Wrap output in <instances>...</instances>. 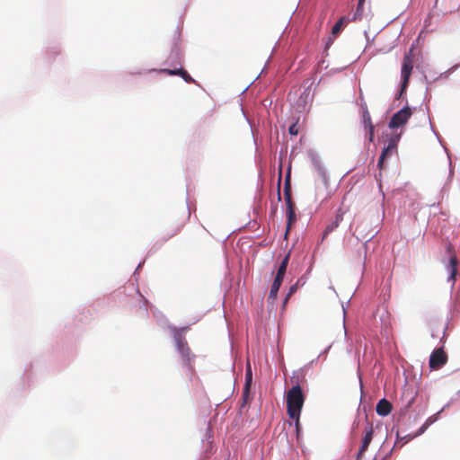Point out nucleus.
<instances>
[{
    "label": "nucleus",
    "instance_id": "nucleus-18",
    "mask_svg": "<svg viewBox=\"0 0 460 460\" xmlns=\"http://www.w3.org/2000/svg\"><path fill=\"white\" fill-rule=\"evenodd\" d=\"M305 282L301 283V279H298L295 284H293L285 297L284 303H287V301L289 299V297L297 291L298 288L302 285H304Z\"/></svg>",
    "mask_w": 460,
    "mask_h": 460
},
{
    "label": "nucleus",
    "instance_id": "nucleus-3",
    "mask_svg": "<svg viewBox=\"0 0 460 460\" xmlns=\"http://www.w3.org/2000/svg\"><path fill=\"white\" fill-rule=\"evenodd\" d=\"M414 61H415V46L412 45L410 48V49L407 52H405L403 58H402V62L401 93H402L408 87L410 77H411V75L413 67H414Z\"/></svg>",
    "mask_w": 460,
    "mask_h": 460
},
{
    "label": "nucleus",
    "instance_id": "nucleus-9",
    "mask_svg": "<svg viewBox=\"0 0 460 460\" xmlns=\"http://www.w3.org/2000/svg\"><path fill=\"white\" fill-rule=\"evenodd\" d=\"M447 252L451 254L450 256V259H449V263H448V268H449V270H450V277H449V279L451 280H455L456 279V266H457V258L456 256L453 253V248L451 246V244H449L447 248Z\"/></svg>",
    "mask_w": 460,
    "mask_h": 460
},
{
    "label": "nucleus",
    "instance_id": "nucleus-8",
    "mask_svg": "<svg viewBox=\"0 0 460 460\" xmlns=\"http://www.w3.org/2000/svg\"><path fill=\"white\" fill-rule=\"evenodd\" d=\"M365 436L362 439V444L359 447L358 453L357 455V460H361L363 454L367 450L369 444L373 439L374 429L372 424L367 423L365 429Z\"/></svg>",
    "mask_w": 460,
    "mask_h": 460
},
{
    "label": "nucleus",
    "instance_id": "nucleus-27",
    "mask_svg": "<svg viewBox=\"0 0 460 460\" xmlns=\"http://www.w3.org/2000/svg\"><path fill=\"white\" fill-rule=\"evenodd\" d=\"M180 231H181V227L178 226L170 236H173V235L177 234Z\"/></svg>",
    "mask_w": 460,
    "mask_h": 460
},
{
    "label": "nucleus",
    "instance_id": "nucleus-6",
    "mask_svg": "<svg viewBox=\"0 0 460 460\" xmlns=\"http://www.w3.org/2000/svg\"><path fill=\"white\" fill-rule=\"evenodd\" d=\"M447 362V355L443 348L435 349L429 357V367L432 369H439Z\"/></svg>",
    "mask_w": 460,
    "mask_h": 460
},
{
    "label": "nucleus",
    "instance_id": "nucleus-10",
    "mask_svg": "<svg viewBox=\"0 0 460 460\" xmlns=\"http://www.w3.org/2000/svg\"><path fill=\"white\" fill-rule=\"evenodd\" d=\"M393 406L389 401L383 398L376 407V413L380 416H387L392 411Z\"/></svg>",
    "mask_w": 460,
    "mask_h": 460
},
{
    "label": "nucleus",
    "instance_id": "nucleus-15",
    "mask_svg": "<svg viewBox=\"0 0 460 460\" xmlns=\"http://www.w3.org/2000/svg\"><path fill=\"white\" fill-rule=\"evenodd\" d=\"M287 219L286 234L288 233L290 227L296 222V215L294 208L287 209Z\"/></svg>",
    "mask_w": 460,
    "mask_h": 460
},
{
    "label": "nucleus",
    "instance_id": "nucleus-1",
    "mask_svg": "<svg viewBox=\"0 0 460 460\" xmlns=\"http://www.w3.org/2000/svg\"><path fill=\"white\" fill-rule=\"evenodd\" d=\"M305 400V394L298 384L287 392V412L290 419L300 418Z\"/></svg>",
    "mask_w": 460,
    "mask_h": 460
},
{
    "label": "nucleus",
    "instance_id": "nucleus-22",
    "mask_svg": "<svg viewBox=\"0 0 460 460\" xmlns=\"http://www.w3.org/2000/svg\"><path fill=\"white\" fill-rule=\"evenodd\" d=\"M180 76L186 82V83H193L194 79L188 74L186 70L181 68Z\"/></svg>",
    "mask_w": 460,
    "mask_h": 460
},
{
    "label": "nucleus",
    "instance_id": "nucleus-28",
    "mask_svg": "<svg viewBox=\"0 0 460 460\" xmlns=\"http://www.w3.org/2000/svg\"><path fill=\"white\" fill-rule=\"evenodd\" d=\"M279 185H280V179L279 180V187H278V199H280Z\"/></svg>",
    "mask_w": 460,
    "mask_h": 460
},
{
    "label": "nucleus",
    "instance_id": "nucleus-20",
    "mask_svg": "<svg viewBox=\"0 0 460 460\" xmlns=\"http://www.w3.org/2000/svg\"><path fill=\"white\" fill-rule=\"evenodd\" d=\"M347 18L346 17H341L332 27V34H337L340 32L342 25L347 22Z\"/></svg>",
    "mask_w": 460,
    "mask_h": 460
},
{
    "label": "nucleus",
    "instance_id": "nucleus-30",
    "mask_svg": "<svg viewBox=\"0 0 460 460\" xmlns=\"http://www.w3.org/2000/svg\"><path fill=\"white\" fill-rule=\"evenodd\" d=\"M458 395H459V397H460V391L458 392Z\"/></svg>",
    "mask_w": 460,
    "mask_h": 460
},
{
    "label": "nucleus",
    "instance_id": "nucleus-11",
    "mask_svg": "<svg viewBox=\"0 0 460 460\" xmlns=\"http://www.w3.org/2000/svg\"><path fill=\"white\" fill-rule=\"evenodd\" d=\"M252 379V368H251L250 363H248L247 366H246L245 385H244V387H243V398L244 402H246L248 397H249Z\"/></svg>",
    "mask_w": 460,
    "mask_h": 460
},
{
    "label": "nucleus",
    "instance_id": "nucleus-12",
    "mask_svg": "<svg viewBox=\"0 0 460 460\" xmlns=\"http://www.w3.org/2000/svg\"><path fill=\"white\" fill-rule=\"evenodd\" d=\"M283 282L282 279L275 278L272 285L270 287V294H269V299H271L272 301L276 299L278 296V292L279 290V288Z\"/></svg>",
    "mask_w": 460,
    "mask_h": 460
},
{
    "label": "nucleus",
    "instance_id": "nucleus-4",
    "mask_svg": "<svg viewBox=\"0 0 460 460\" xmlns=\"http://www.w3.org/2000/svg\"><path fill=\"white\" fill-rule=\"evenodd\" d=\"M360 108L362 111V119L361 122L363 124L365 129V135L367 137L369 142H373L374 140V133H375V126L372 123L371 116L368 111L367 105L366 102L362 100L360 103Z\"/></svg>",
    "mask_w": 460,
    "mask_h": 460
},
{
    "label": "nucleus",
    "instance_id": "nucleus-23",
    "mask_svg": "<svg viewBox=\"0 0 460 460\" xmlns=\"http://www.w3.org/2000/svg\"><path fill=\"white\" fill-rule=\"evenodd\" d=\"M288 132L290 135L296 136L298 134V128L296 123H293L289 126Z\"/></svg>",
    "mask_w": 460,
    "mask_h": 460
},
{
    "label": "nucleus",
    "instance_id": "nucleus-24",
    "mask_svg": "<svg viewBox=\"0 0 460 460\" xmlns=\"http://www.w3.org/2000/svg\"><path fill=\"white\" fill-rule=\"evenodd\" d=\"M293 420H295V427H296V435L298 436L299 434V431H300V418L298 419H292Z\"/></svg>",
    "mask_w": 460,
    "mask_h": 460
},
{
    "label": "nucleus",
    "instance_id": "nucleus-2",
    "mask_svg": "<svg viewBox=\"0 0 460 460\" xmlns=\"http://www.w3.org/2000/svg\"><path fill=\"white\" fill-rule=\"evenodd\" d=\"M176 349L183 361L184 367L187 370V375L190 378L195 375V368L193 366L196 356L192 353L190 348L188 345L185 338L181 333L177 332L174 335Z\"/></svg>",
    "mask_w": 460,
    "mask_h": 460
},
{
    "label": "nucleus",
    "instance_id": "nucleus-31",
    "mask_svg": "<svg viewBox=\"0 0 460 460\" xmlns=\"http://www.w3.org/2000/svg\"><path fill=\"white\" fill-rule=\"evenodd\" d=\"M360 2H365V0H360Z\"/></svg>",
    "mask_w": 460,
    "mask_h": 460
},
{
    "label": "nucleus",
    "instance_id": "nucleus-21",
    "mask_svg": "<svg viewBox=\"0 0 460 460\" xmlns=\"http://www.w3.org/2000/svg\"><path fill=\"white\" fill-rule=\"evenodd\" d=\"M181 68L176 69H162L161 72L168 75H180Z\"/></svg>",
    "mask_w": 460,
    "mask_h": 460
},
{
    "label": "nucleus",
    "instance_id": "nucleus-17",
    "mask_svg": "<svg viewBox=\"0 0 460 460\" xmlns=\"http://www.w3.org/2000/svg\"><path fill=\"white\" fill-rule=\"evenodd\" d=\"M284 199H285V201H288V200L292 199L291 185H290V181H289L288 176L287 177L285 185H284Z\"/></svg>",
    "mask_w": 460,
    "mask_h": 460
},
{
    "label": "nucleus",
    "instance_id": "nucleus-5",
    "mask_svg": "<svg viewBox=\"0 0 460 460\" xmlns=\"http://www.w3.org/2000/svg\"><path fill=\"white\" fill-rule=\"evenodd\" d=\"M412 111L411 109L408 106L402 108V110L395 112L389 122L390 128H397L399 127L403 126L407 123L409 119L411 117Z\"/></svg>",
    "mask_w": 460,
    "mask_h": 460
},
{
    "label": "nucleus",
    "instance_id": "nucleus-29",
    "mask_svg": "<svg viewBox=\"0 0 460 460\" xmlns=\"http://www.w3.org/2000/svg\"><path fill=\"white\" fill-rule=\"evenodd\" d=\"M286 425H288L289 428H291L292 427V422L283 423V425H282L283 429H285Z\"/></svg>",
    "mask_w": 460,
    "mask_h": 460
},
{
    "label": "nucleus",
    "instance_id": "nucleus-14",
    "mask_svg": "<svg viewBox=\"0 0 460 460\" xmlns=\"http://www.w3.org/2000/svg\"><path fill=\"white\" fill-rule=\"evenodd\" d=\"M288 260H289V254L286 255L285 258L283 259V261H281L275 278H279V279H284V276H285L286 270H287V267L288 264Z\"/></svg>",
    "mask_w": 460,
    "mask_h": 460
},
{
    "label": "nucleus",
    "instance_id": "nucleus-26",
    "mask_svg": "<svg viewBox=\"0 0 460 460\" xmlns=\"http://www.w3.org/2000/svg\"><path fill=\"white\" fill-rule=\"evenodd\" d=\"M432 422V420H430V418L429 420H427V421L425 422V424L420 428V432H423L424 429Z\"/></svg>",
    "mask_w": 460,
    "mask_h": 460
},
{
    "label": "nucleus",
    "instance_id": "nucleus-7",
    "mask_svg": "<svg viewBox=\"0 0 460 460\" xmlns=\"http://www.w3.org/2000/svg\"><path fill=\"white\" fill-rule=\"evenodd\" d=\"M343 199H345V197L343 198ZM343 205H344V200H342L341 206L337 210L334 220L332 221L326 226V228H325L324 232H323V238H325L326 235H328L330 233L334 231L340 226V224L342 222L343 217L346 214V212L348 211V208H344Z\"/></svg>",
    "mask_w": 460,
    "mask_h": 460
},
{
    "label": "nucleus",
    "instance_id": "nucleus-25",
    "mask_svg": "<svg viewBox=\"0 0 460 460\" xmlns=\"http://www.w3.org/2000/svg\"><path fill=\"white\" fill-rule=\"evenodd\" d=\"M287 205V209L294 208L295 209V203L292 201V199L288 201H285Z\"/></svg>",
    "mask_w": 460,
    "mask_h": 460
},
{
    "label": "nucleus",
    "instance_id": "nucleus-13",
    "mask_svg": "<svg viewBox=\"0 0 460 460\" xmlns=\"http://www.w3.org/2000/svg\"><path fill=\"white\" fill-rule=\"evenodd\" d=\"M364 15V2H360L358 0L357 9L352 16V18L349 20L350 22H359L363 19Z\"/></svg>",
    "mask_w": 460,
    "mask_h": 460
},
{
    "label": "nucleus",
    "instance_id": "nucleus-16",
    "mask_svg": "<svg viewBox=\"0 0 460 460\" xmlns=\"http://www.w3.org/2000/svg\"><path fill=\"white\" fill-rule=\"evenodd\" d=\"M394 150L393 149H388V146L386 147H385L381 153V155L378 159V163H377V166L380 170H382L384 168V162H385V159L391 155L393 154Z\"/></svg>",
    "mask_w": 460,
    "mask_h": 460
},
{
    "label": "nucleus",
    "instance_id": "nucleus-19",
    "mask_svg": "<svg viewBox=\"0 0 460 460\" xmlns=\"http://www.w3.org/2000/svg\"><path fill=\"white\" fill-rule=\"evenodd\" d=\"M401 134L393 135L388 140V149L396 150Z\"/></svg>",
    "mask_w": 460,
    "mask_h": 460
}]
</instances>
